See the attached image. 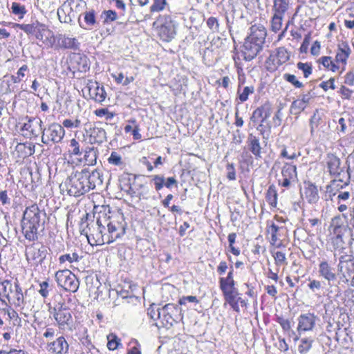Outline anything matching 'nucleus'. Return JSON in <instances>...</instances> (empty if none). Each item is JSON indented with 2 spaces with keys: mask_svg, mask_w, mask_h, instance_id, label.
Returning <instances> with one entry per match:
<instances>
[{
  "mask_svg": "<svg viewBox=\"0 0 354 354\" xmlns=\"http://www.w3.org/2000/svg\"><path fill=\"white\" fill-rule=\"evenodd\" d=\"M249 151L254 156L257 160L262 158V147L260 144V138L250 133L247 139Z\"/></svg>",
  "mask_w": 354,
  "mask_h": 354,
  "instance_id": "18",
  "label": "nucleus"
},
{
  "mask_svg": "<svg viewBox=\"0 0 354 354\" xmlns=\"http://www.w3.org/2000/svg\"><path fill=\"white\" fill-rule=\"evenodd\" d=\"M157 318L161 319L162 324L165 327L173 326L175 322L173 315L170 314L160 313V317H157Z\"/></svg>",
  "mask_w": 354,
  "mask_h": 354,
  "instance_id": "53",
  "label": "nucleus"
},
{
  "mask_svg": "<svg viewBox=\"0 0 354 354\" xmlns=\"http://www.w3.org/2000/svg\"><path fill=\"white\" fill-rule=\"evenodd\" d=\"M337 270L345 282L351 281L354 287V258L351 255L344 254L339 257Z\"/></svg>",
  "mask_w": 354,
  "mask_h": 354,
  "instance_id": "6",
  "label": "nucleus"
},
{
  "mask_svg": "<svg viewBox=\"0 0 354 354\" xmlns=\"http://www.w3.org/2000/svg\"><path fill=\"white\" fill-rule=\"evenodd\" d=\"M319 62L322 63L324 67L332 71H335L339 67L338 64L337 65L331 60L330 57H322L319 59Z\"/></svg>",
  "mask_w": 354,
  "mask_h": 354,
  "instance_id": "46",
  "label": "nucleus"
},
{
  "mask_svg": "<svg viewBox=\"0 0 354 354\" xmlns=\"http://www.w3.org/2000/svg\"><path fill=\"white\" fill-rule=\"evenodd\" d=\"M220 288L221 290H227V289H234L235 282L233 279V269L228 272L227 277L221 278L220 281Z\"/></svg>",
  "mask_w": 354,
  "mask_h": 354,
  "instance_id": "31",
  "label": "nucleus"
},
{
  "mask_svg": "<svg viewBox=\"0 0 354 354\" xmlns=\"http://www.w3.org/2000/svg\"><path fill=\"white\" fill-rule=\"evenodd\" d=\"M50 33V30L44 24L38 22L35 33V36L37 39L43 41L44 39H47Z\"/></svg>",
  "mask_w": 354,
  "mask_h": 354,
  "instance_id": "38",
  "label": "nucleus"
},
{
  "mask_svg": "<svg viewBox=\"0 0 354 354\" xmlns=\"http://www.w3.org/2000/svg\"><path fill=\"white\" fill-rule=\"evenodd\" d=\"M80 260V257L76 252H73L72 254H66L62 255L59 257V262L62 264L66 261L69 263L78 262Z\"/></svg>",
  "mask_w": 354,
  "mask_h": 354,
  "instance_id": "50",
  "label": "nucleus"
},
{
  "mask_svg": "<svg viewBox=\"0 0 354 354\" xmlns=\"http://www.w3.org/2000/svg\"><path fill=\"white\" fill-rule=\"evenodd\" d=\"M336 236L332 239V243L334 248V257H336L337 255H342L344 254V242L343 241L342 235L339 233L335 234Z\"/></svg>",
  "mask_w": 354,
  "mask_h": 354,
  "instance_id": "29",
  "label": "nucleus"
},
{
  "mask_svg": "<svg viewBox=\"0 0 354 354\" xmlns=\"http://www.w3.org/2000/svg\"><path fill=\"white\" fill-rule=\"evenodd\" d=\"M297 67L299 70L303 72L304 77L305 78H308L312 74L313 68L310 63H303L299 62L297 64Z\"/></svg>",
  "mask_w": 354,
  "mask_h": 354,
  "instance_id": "48",
  "label": "nucleus"
},
{
  "mask_svg": "<svg viewBox=\"0 0 354 354\" xmlns=\"http://www.w3.org/2000/svg\"><path fill=\"white\" fill-rule=\"evenodd\" d=\"M38 24V21H35L30 24H15L14 26L20 28L24 30L28 35H35V30L37 28Z\"/></svg>",
  "mask_w": 354,
  "mask_h": 354,
  "instance_id": "40",
  "label": "nucleus"
},
{
  "mask_svg": "<svg viewBox=\"0 0 354 354\" xmlns=\"http://www.w3.org/2000/svg\"><path fill=\"white\" fill-rule=\"evenodd\" d=\"M95 114L98 117H105L106 120H111L113 118L114 114L111 112H109L107 109H96L94 111Z\"/></svg>",
  "mask_w": 354,
  "mask_h": 354,
  "instance_id": "60",
  "label": "nucleus"
},
{
  "mask_svg": "<svg viewBox=\"0 0 354 354\" xmlns=\"http://www.w3.org/2000/svg\"><path fill=\"white\" fill-rule=\"evenodd\" d=\"M14 286L9 280H4L0 283V295L5 297L8 301H11L10 294L13 292Z\"/></svg>",
  "mask_w": 354,
  "mask_h": 354,
  "instance_id": "32",
  "label": "nucleus"
},
{
  "mask_svg": "<svg viewBox=\"0 0 354 354\" xmlns=\"http://www.w3.org/2000/svg\"><path fill=\"white\" fill-rule=\"evenodd\" d=\"M11 10L14 15H19V18L22 19L24 15L26 13V9L24 6L21 5L19 3L13 2L11 5Z\"/></svg>",
  "mask_w": 354,
  "mask_h": 354,
  "instance_id": "47",
  "label": "nucleus"
},
{
  "mask_svg": "<svg viewBox=\"0 0 354 354\" xmlns=\"http://www.w3.org/2000/svg\"><path fill=\"white\" fill-rule=\"evenodd\" d=\"M108 227V234L106 235V243H111L120 239L126 232L125 226L119 223H109Z\"/></svg>",
  "mask_w": 354,
  "mask_h": 354,
  "instance_id": "14",
  "label": "nucleus"
},
{
  "mask_svg": "<svg viewBox=\"0 0 354 354\" xmlns=\"http://www.w3.org/2000/svg\"><path fill=\"white\" fill-rule=\"evenodd\" d=\"M46 212L41 210L37 204L27 207L21 219L22 233L25 238L34 241L38 239V229L44 223Z\"/></svg>",
  "mask_w": 354,
  "mask_h": 354,
  "instance_id": "1",
  "label": "nucleus"
},
{
  "mask_svg": "<svg viewBox=\"0 0 354 354\" xmlns=\"http://www.w3.org/2000/svg\"><path fill=\"white\" fill-rule=\"evenodd\" d=\"M62 124L63 126L66 128H80L82 127V121L78 118H76L74 120L65 119Z\"/></svg>",
  "mask_w": 354,
  "mask_h": 354,
  "instance_id": "58",
  "label": "nucleus"
},
{
  "mask_svg": "<svg viewBox=\"0 0 354 354\" xmlns=\"http://www.w3.org/2000/svg\"><path fill=\"white\" fill-rule=\"evenodd\" d=\"M207 26L212 32H218L219 31V23L216 17H211L206 21Z\"/></svg>",
  "mask_w": 354,
  "mask_h": 354,
  "instance_id": "56",
  "label": "nucleus"
},
{
  "mask_svg": "<svg viewBox=\"0 0 354 354\" xmlns=\"http://www.w3.org/2000/svg\"><path fill=\"white\" fill-rule=\"evenodd\" d=\"M101 17L104 19L103 24H106L110 21H113L116 20L117 14L115 11L111 10H105L102 13Z\"/></svg>",
  "mask_w": 354,
  "mask_h": 354,
  "instance_id": "52",
  "label": "nucleus"
},
{
  "mask_svg": "<svg viewBox=\"0 0 354 354\" xmlns=\"http://www.w3.org/2000/svg\"><path fill=\"white\" fill-rule=\"evenodd\" d=\"M32 121H35L36 124L40 127V130L42 132L41 141L46 145H53L57 143H59L63 140L65 136V130L64 127L61 124L54 122L48 125L47 128H42L43 122L41 119Z\"/></svg>",
  "mask_w": 354,
  "mask_h": 354,
  "instance_id": "4",
  "label": "nucleus"
},
{
  "mask_svg": "<svg viewBox=\"0 0 354 354\" xmlns=\"http://www.w3.org/2000/svg\"><path fill=\"white\" fill-rule=\"evenodd\" d=\"M272 256L275 260L277 265H281V264L287 263L285 253H283L281 251H277V252L273 253Z\"/></svg>",
  "mask_w": 354,
  "mask_h": 354,
  "instance_id": "59",
  "label": "nucleus"
},
{
  "mask_svg": "<svg viewBox=\"0 0 354 354\" xmlns=\"http://www.w3.org/2000/svg\"><path fill=\"white\" fill-rule=\"evenodd\" d=\"M84 18L88 26V28H85L86 29L91 30L93 27H97L99 25V23L96 21L95 11L93 10L85 12L84 13Z\"/></svg>",
  "mask_w": 354,
  "mask_h": 354,
  "instance_id": "34",
  "label": "nucleus"
},
{
  "mask_svg": "<svg viewBox=\"0 0 354 354\" xmlns=\"http://www.w3.org/2000/svg\"><path fill=\"white\" fill-rule=\"evenodd\" d=\"M84 175L86 176L87 187L88 192L95 189L97 187H101L103 184V176L99 169H94L90 171L88 169H82Z\"/></svg>",
  "mask_w": 354,
  "mask_h": 354,
  "instance_id": "12",
  "label": "nucleus"
},
{
  "mask_svg": "<svg viewBox=\"0 0 354 354\" xmlns=\"http://www.w3.org/2000/svg\"><path fill=\"white\" fill-rule=\"evenodd\" d=\"M283 17V15L274 14L271 21V29L273 32H277L281 28Z\"/></svg>",
  "mask_w": 354,
  "mask_h": 354,
  "instance_id": "44",
  "label": "nucleus"
},
{
  "mask_svg": "<svg viewBox=\"0 0 354 354\" xmlns=\"http://www.w3.org/2000/svg\"><path fill=\"white\" fill-rule=\"evenodd\" d=\"M47 254L46 248L44 246H41L40 248H37L35 246H31L28 248L26 252V258L29 260H39V262H42L46 258Z\"/></svg>",
  "mask_w": 354,
  "mask_h": 354,
  "instance_id": "24",
  "label": "nucleus"
},
{
  "mask_svg": "<svg viewBox=\"0 0 354 354\" xmlns=\"http://www.w3.org/2000/svg\"><path fill=\"white\" fill-rule=\"evenodd\" d=\"M327 167L330 175L339 177L343 172L340 167V160L337 156L331 154L327 157Z\"/></svg>",
  "mask_w": 354,
  "mask_h": 354,
  "instance_id": "21",
  "label": "nucleus"
},
{
  "mask_svg": "<svg viewBox=\"0 0 354 354\" xmlns=\"http://www.w3.org/2000/svg\"><path fill=\"white\" fill-rule=\"evenodd\" d=\"M87 135L89 136V142L91 144H102L106 141V131L101 127H93L89 129H85Z\"/></svg>",
  "mask_w": 354,
  "mask_h": 354,
  "instance_id": "15",
  "label": "nucleus"
},
{
  "mask_svg": "<svg viewBox=\"0 0 354 354\" xmlns=\"http://www.w3.org/2000/svg\"><path fill=\"white\" fill-rule=\"evenodd\" d=\"M108 161L109 163L115 166H122L124 165L122 156L115 151H113L111 153L109 158H108Z\"/></svg>",
  "mask_w": 354,
  "mask_h": 354,
  "instance_id": "55",
  "label": "nucleus"
},
{
  "mask_svg": "<svg viewBox=\"0 0 354 354\" xmlns=\"http://www.w3.org/2000/svg\"><path fill=\"white\" fill-rule=\"evenodd\" d=\"M347 162L348 170L346 174L350 176L351 174L354 173V153H351L348 156Z\"/></svg>",
  "mask_w": 354,
  "mask_h": 354,
  "instance_id": "64",
  "label": "nucleus"
},
{
  "mask_svg": "<svg viewBox=\"0 0 354 354\" xmlns=\"http://www.w3.org/2000/svg\"><path fill=\"white\" fill-rule=\"evenodd\" d=\"M160 26L158 29V35L165 41H170L176 34L177 23L170 15H163L159 19Z\"/></svg>",
  "mask_w": 354,
  "mask_h": 354,
  "instance_id": "7",
  "label": "nucleus"
},
{
  "mask_svg": "<svg viewBox=\"0 0 354 354\" xmlns=\"http://www.w3.org/2000/svg\"><path fill=\"white\" fill-rule=\"evenodd\" d=\"M223 295L225 297V299L226 301L228 302V304L233 303L236 301V296L238 295V292L234 289H227L222 290Z\"/></svg>",
  "mask_w": 354,
  "mask_h": 354,
  "instance_id": "49",
  "label": "nucleus"
},
{
  "mask_svg": "<svg viewBox=\"0 0 354 354\" xmlns=\"http://www.w3.org/2000/svg\"><path fill=\"white\" fill-rule=\"evenodd\" d=\"M267 36V30L263 25H252L250 34L245 39L243 53L246 61H251L262 50Z\"/></svg>",
  "mask_w": 354,
  "mask_h": 354,
  "instance_id": "2",
  "label": "nucleus"
},
{
  "mask_svg": "<svg viewBox=\"0 0 354 354\" xmlns=\"http://www.w3.org/2000/svg\"><path fill=\"white\" fill-rule=\"evenodd\" d=\"M57 285L66 291L76 292L80 286L77 277L68 269L58 270L55 274Z\"/></svg>",
  "mask_w": 354,
  "mask_h": 354,
  "instance_id": "5",
  "label": "nucleus"
},
{
  "mask_svg": "<svg viewBox=\"0 0 354 354\" xmlns=\"http://www.w3.org/2000/svg\"><path fill=\"white\" fill-rule=\"evenodd\" d=\"M343 175L346 176V180H344L340 178V176H335V178L330 182V185L326 186V193L329 194V197H332L333 193L335 192V190L338 191L339 189H342L348 184L350 176H347L344 172H343Z\"/></svg>",
  "mask_w": 354,
  "mask_h": 354,
  "instance_id": "23",
  "label": "nucleus"
},
{
  "mask_svg": "<svg viewBox=\"0 0 354 354\" xmlns=\"http://www.w3.org/2000/svg\"><path fill=\"white\" fill-rule=\"evenodd\" d=\"M254 92V87L253 86H245L243 88V91H241V86L238 87L237 93L239 95V99L241 102H245L248 99L250 94H252Z\"/></svg>",
  "mask_w": 354,
  "mask_h": 354,
  "instance_id": "39",
  "label": "nucleus"
},
{
  "mask_svg": "<svg viewBox=\"0 0 354 354\" xmlns=\"http://www.w3.org/2000/svg\"><path fill=\"white\" fill-rule=\"evenodd\" d=\"M317 316L313 313L301 314L298 317L297 331L301 332L312 331L315 327Z\"/></svg>",
  "mask_w": 354,
  "mask_h": 354,
  "instance_id": "13",
  "label": "nucleus"
},
{
  "mask_svg": "<svg viewBox=\"0 0 354 354\" xmlns=\"http://www.w3.org/2000/svg\"><path fill=\"white\" fill-rule=\"evenodd\" d=\"M49 352L56 354H66L68 351V344L62 336L58 337L55 341L48 345Z\"/></svg>",
  "mask_w": 354,
  "mask_h": 354,
  "instance_id": "19",
  "label": "nucleus"
},
{
  "mask_svg": "<svg viewBox=\"0 0 354 354\" xmlns=\"http://www.w3.org/2000/svg\"><path fill=\"white\" fill-rule=\"evenodd\" d=\"M343 218H346L344 214H342V216H335L332 219L330 227H333L334 234L340 233V229L344 224Z\"/></svg>",
  "mask_w": 354,
  "mask_h": 354,
  "instance_id": "42",
  "label": "nucleus"
},
{
  "mask_svg": "<svg viewBox=\"0 0 354 354\" xmlns=\"http://www.w3.org/2000/svg\"><path fill=\"white\" fill-rule=\"evenodd\" d=\"M70 147L71 149L70 151L74 156H80L82 154V151L80 149V144L75 139H72L70 142Z\"/></svg>",
  "mask_w": 354,
  "mask_h": 354,
  "instance_id": "61",
  "label": "nucleus"
},
{
  "mask_svg": "<svg viewBox=\"0 0 354 354\" xmlns=\"http://www.w3.org/2000/svg\"><path fill=\"white\" fill-rule=\"evenodd\" d=\"M97 229L93 226V230L88 227L89 233H86V237L88 243L91 245H103L106 243V234H103L104 227L100 223V219H97L95 223Z\"/></svg>",
  "mask_w": 354,
  "mask_h": 354,
  "instance_id": "10",
  "label": "nucleus"
},
{
  "mask_svg": "<svg viewBox=\"0 0 354 354\" xmlns=\"http://www.w3.org/2000/svg\"><path fill=\"white\" fill-rule=\"evenodd\" d=\"M283 77L286 81L292 84L296 88H301L303 86V84L297 80V77L295 75L285 73Z\"/></svg>",
  "mask_w": 354,
  "mask_h": 354,
  "instance_id": "57",
  "label": "nucleus"
},
{
  "mask_svg": "<svg viewBox=\"0 0 354 354\" xmlns=\"http://www.w3.org/2000/svg\"><path fill=\"white\" fill-rule=\"evenodd\" d=\"M266 198L270 206H272V207H275L277 206V192L274 185H272L269 186L267 190Z\"/></svg>",
  "mask_w": 354,
  "mask_h": 354,
  "instance_id": "36",
  "label": "nucleus"
},
{
  "mask_svg": "<svg viewBox=\"0 0 354 354\" xmlns=\"http://www.w3.org/2000/svg\"><path fill=\"white\" fill-rule=\"evenodd\" d=\"M97 150L94 147H88L85 150L84 160L87 165H95L97 162Z\"/></svg>",
  "mask_w": 354,
  "mask_h": 354,
  "instance_id": "33",
  "label": "nucleus"
},
{
  "mask_svg": "<svg viewBox=\"0 0 354 354\" xmlns=\"http://www.w3.org/2000/svg\"><path fill=\"white\" fill-rule=\"evenodd\" d=\"M290 6V0H274L273 9L274 13L285 15Z\"/></svg>",
  "mask_w": 354,
  "mask_h": 354,
  "instance_id": "30",
  "label": "nucleus"
},
{
  "mask_svg": "<svg viewBox=\"0 0 354 354\" xmlns=\"http://www.w3.org/2000/svg\"><path fill=\"white\" fill-rule=\"evenodd\" d=\"M282 179L279 184L283 187H289L297 181V167L295 165L286 163L281 169Z\"/></svg>",
  "mask_w": 354,
  "mask_h": 354,
  "instance_id": "9",
  "label": "nucleus"
},
{
  "mask_svg": "<svg viewBox=\"0 0 354 354\" xmlns=\"http://www.w3.org/2000/svg\"><path fill=\"white\" fill-rule=\"evenodd\" d=\"M319 273L320 276L324 277L328 282L334 281L336 279V274L333 272V268L326 261L319 263Z\"/></svg>",
  "mask_w": 354,
  "mask_h": 354,
  "instance_id": "26",
  "label": "nucleus"
},
{
  "mask_svg": "<svg viewBox=\"0 0 354 354\" xmlns=\"http://www.w3.org/2000/svg\"><path fill=\"white\" fill-rule=\"evenodd\" d=\"M313 340L304 338L301 340L298 346V351L300 354H306L312 348Z\"/></svg>",
  "mask_w": 354,
  "mask_h": 354,
  "instance_id": "45",
  "label": "nucleus"
},
{
  "mask_svg": "<svg viewBox=\"0 0 354 354\" xmlns=\"http://www.w3.org/2000/svg\"><path fill=\"white\" fill-rule=\"evenodd\" d=\"M11 301H9L16 307H21L24 304V298L21 288L17 280L14 283L13 292L11 293Z\"/></svg>",
  "mask_w": 354,
  "mask_h": 354,
  "instance_id": "25",
  "label": "nucleus"
},
{
  "mask_svg": "<svg viewBox=\"0 0 354 354\" xmlns=\"http://www.w3.org/2000/svg\"><path fill=\"white\" fill-rule=\"evenodd\" d=\"M59 46L64 49L77 50L80 47V42L75 37H71L65 34H59L57 36Z\"/></svg>",
  "mask_w": 354,
  "mask_h": 354,
  "instance_id": "20",
  "label": "nucleus"
},
{
  "mask_svg": "<svg viewBox=\"0 0 354 354\" xmlns=\"http://www.w3.org/2000/svg\"><path fill=\"white\" fill-rule=\"evenodd\" d=\"M108 343L107 347L109 350L114 351L118 348L120 344V339H119L115 335L110 334L107 336Z\"/></svg>",
  "mask_w": 354,
  "mask_h": 354,
  "instance_id": "51",
  "label": "nucleus"
},
{
  "mask_svg": "<svg viewBox=\"0 0 354 354\" xmlns=\"http://www.w3.org/2000/svg\"><path fill=\"white\" fill-rule=\"evenodd\" d=\"M91 97L97 102H102L106 97V93L104 86L97 85L95 87L89 88Z\"/></svg>",
  "mask_w": 354,
  "mask_h": 354,
  "instance_id": "28",
  "label": "nucleus"
},
{
  "mask_svg": "<svg viewBox=\"0 0 354 354\" xmlns=\"http://www.w3.org/2000/svg\"><path fill=\"white\" fill-rule=\"evenodd\" d=\"M151 181L153 182L155 189L160 191L164 186L167 188H171L173 186L176 187L178 182L174 177H169L165 178L162 175H153L151 176Z\"/></svg>",
  "mask_w": 354,
  "mask_h": 354,
  "instance_id": "17",
  "label": "nucleus"
},
{
  "mask_svg": "<svg viewBox=\"0 0 354 354\" xmlns=\"http://www.w3.org/2000/svg\"><path fill=\"white\" fill-rule=\"evenodd\" d=\"M290 59V53L284 47L277 48L275 51L270 55L266 63L272 65V68H277L280 65L285 64Z\"/></svg>",
  "mask_w": 354,
  "mask_h": 354,
  "instance_id": "11",
  "label": "nucleus"
},
{
  "mask_svg": "<svg viewBox=\"0 0 354 354\" xmlns=\"http://www.w3.org/2000/svg\"><path fill=\"white\" fill-rule=\"evenodd\" d=\"M73 12L72 8L69 4L64 2L61 7L57 9V16L62 23H71L72 17L71 13Z\"/></svg>",
  "mask_w": 354,
  "mask_h": 354,
  "instance_id": "27",
  "label": "nucleus"
},
{
  "mask_svg": "<svg viewBox=\"0 0 354 354\" xmlns=\"http://www.w3.org/2000/svg\"><path fill=\"white\" fill-rule=\"evenodd\" d=\"M307 106L302 102L299 99L292 102L291 104V111L295 114H298L304 111Z\"/></svg>",
  "mask_w": 354,
  "mask_h": 354,
  "instance_id": "54",
  "label": "nucleus"
},
{
  "mask_svg": "<svg viewBox=\"0 0 354 354\" xmlns=\"http://www.w3.org/2000/svg\"><path fill=\"white\" fill-rule=\"evenodd\" d=\"M227 169V178L230 180H236V171L233 163H228L226 166Z\"/></svg>",
  "mask_w": 354,
  "mask_h": 354,
  "instance_id": "63",
  "label": "nucleus"
},
{
  "mask_svg": "<svg viewBox=\"0 0 354 354\" xmlns=\"http://www.w3.org/2000/svg\"><path fill=\"white\" fill-rule=\"evenodd\" d=\"M279 230V227L274 223H272L269 229V232L271 234L270 243L272 245H275L277 248H279L281 245V243H277V232Z\"/></svg>",
  "mask_w": 354,
  "mask_h": 354,
  "instance_id": "41",
  "label": "nucleus"
},
{
  "mask_svg": "<svg viewBox=\"0 0 354 354\" xmlns=\"http://www.w3.org/2000/svg\"><path fill=\"white\" fill-rule=\"evenodd\" d=\"M165 4V0H154L153 3L150 8V10L151 12H159L163 10Z\"/></svg>",
  "mask_w": 354,
  "mask_h": 354,
  "instance_id": "62",
  "label": "nucleus"
},
{
  "mask_svg": "<svg viewBox=\"0 0 354 354\" xmlns=\"http://www.w3.org/2000/svg\"><path fill=\"white\" fill-rule=\"evenodd\" d=\"M178 312V306L173 304H167L162 308L157 310V317H160V313H166L174 315Z\"/></svg>",
  "mask_w": 354,
  "mask_h": 354,
  "instance_id": "43",
  "label": "nucleus"
},
{
  "mask_svg": "<svg viewBox=\"0 0 354 354\" xmlns=\"http://www.w3.org/2000/svg\"><path fill=\"white\" fill-rule=\"evenodd\" d=\"M16 150L21 152L24 157H27L35 153V146L31 143H19L17 145Z\"/></svg>",
  "mask_w": 354,
  "mask_h": 354,
  "instance_id": "35",
  "label": "nucleus"
},
{
  "mask_svg": "<svg viewBox=\"0 0 354 354\" xmlns=\"http://www.w3.org/2000/svg\"><path fill=\"white\" fill-rule=\"evenodd\" d=\"M304 195L307 201L310 204H315L319 201V196L317 187L310 182L306 183Z\"/></svg>",
  "mask_w": 354,
  "mask_h": 354,
  "instance_id": "22",
  "label": "nucleus"
},
{
  "mask_svg": "<svg viewBox=\"0 0 354 354\" xmlns=\"http://www.w3.org/2000/svg\"><path fill=\"white\" fill-rule=\"evenodd\" d=\"M351 53V49L346 41L339 43L335 56V62L338 66L346 64L348 58Z\"/></svg>",
  "mask_w": 354,
  "mask_h": 354,
  "instance_id": "16",
  "label": "nucleus"
},
{
  "mask_svg": "<svg viewBox=\"0 0 354 354\" xmlns=\"http://www.w3.org/2000/svg\"><path fill=\"white\" fill-rule=\"evenodd\" d=\"M60 191L74 197L81 196L88 192L86 176L81 171H74L59 185Z\"/></svg>",
  "mask_w": 354,
  "mask_h": 354,
  "instance_id": "3",
  "label": "nucleus"
},
{
  "mask_svg": "<svg viewBox=\"0 0 354 354\" xmlns=\"http://www.w3.org/2000/svg\"><path fill=\"white\" fill-rule=\"evenodd\" d=\"M52 310L50 313H53L59 328L64 329L66 326H68L72 322L71 310L64 303H57Z\"/></svg>",
  "mask_w": 354,
  "mask_h": 354,
  "instance_id": "8",
  "label": "nucleus"
},
{
  "mask_svg": "<svg viewBox=\"0 0 354 354\" xmlns=\"http://www.w3.org/2000/svg\"><path fill=\"white\" fill-rule=\"evenodd\" d=\"M136 178V176L124 173L120 177V186L122 187V189H124L125 188H130V186L133 183L135 182Z\"/></svg>",
  "mask_w": 354,
  "mask_h": 354,
  "instance_id": "37",
  "label": "nucleus"
}]
</instances>
